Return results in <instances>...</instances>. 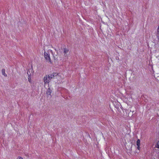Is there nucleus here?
<instances>
[{"instance_id": "1a4fd4ad", "label": "nucleus", "mask_w": 159, "mask_h": 159, "mask_svg": "<svg viewBox=\"0 0 159 159\" xmlns=\"http://www.w3.org/2000/svg\"><path fill=\"white\" fill-rule=\"evenodd\" d=\"M141 98H142L143 99H145V102L146 103L147 101H148V100L146 98V97H145V96L144 95H142L141 96Z\"/></svg>"}, {"instance_id": "f257e3e1", "label": "nucleus", "mask_w": 159, "mask_h": 159, "mask_svg": "<svg viewBox=\"0 0 159 159\" xmlns=\"http://www.w3.org/2000/svg\"><path fill=\"white\" fill-rule=\"evenodd\" d=\"M44 56L47 61L52 63L51 60L50 56V54L49 52H47L45 51L44 52Z\"/></svg>"}, {"instance_id": "6ab92c4d", "label": "nucleus", "mask_w": 159, "mask_h": 159, "mask_svg": "<svg viewBox=\"0 0 159 159\" xmlns=\"http://www.w3.org/2000/svg\"><path fill=\"white\" fill-rule=\"evenodd\" d=\"M28 71V73L29 74H30V70H29L27 71V72Z\"/></svg>"}, {"instance_id": "39448f33", "label": "nucleus", "mask_w": 159, "mask_h": 159, "mask_svg": "<svg viewBox=\"0 0 159 159\" xmlns=\"http://www.w3.org/2000/svg\"><path fill=\"white\" fill-rule=\"evenodd\" d=\"M27 73L28 75V81L30 83H31V73H30V74H29L28 73V71L27 72Z\"/></svg>"}, {"instance_id": "9b49d317", "label": "nucleus", "mask_w": 159, "mask_h": 159, "mask_svg": "<svg viewBox=\"0 0 159 159\" xmlns=\"http://www.w3.org/2000/svg\"><path fill=\"white\" fill-rule=\"evenodd\" d=\"M53 58H54V61H57V57H56L54 55H53Z\"/></svg>"}, {"instance_id": "dca6fc26", "label": "nucleus", "mask_w": 159, "mask_h": 159, "mask_svg": "<svg viewBox=\"0 0 159 159\" xmlns=\"http://www.w3.org/2000/svg\"><path fill=\"white\" fill-rule=\"evenodd\" d=\"M157 36V38L158 39V42L159 43V36L158 35V36Z\"/></svg>"}, {"instance_id": "20e7f679", "label": "nucleus", "mask_w": 159, "mask_h": 159, "mask_svg": "<svg viewBox=\"0 0 159 159\" xmlns=\"http://www.w3.org/2000/svg\"><path fill=\"white\" fill-rule=\"evenodd\" d=\"M52 92V90L50 88H48L46 92V93L47 95L48 98H50L52 97V96L51 94V93Z\"/></svg>"}, {"instance_id": "ddd939ff", "label": "nucleus", "mask_w": 159, "mask_h": 159, "mask_svg": "<svg viewBox=\"0 0 159 159\" xmlns=\"http://www.w3.org/2000/svg\"><path fill=\"white\" fill-rule=\"evenodd\" d=\"M157 36H159V30H157Z\"/></svg>"}, {"instance_id": "0eeeda50", "label": "nucleus", "mask_w": 159, "mask_h": 159, "mask_svg": "<svg viewBox=\"0 0 159 159\" xmlns=\"http://www.w3.org/2000/svg\"><path fill=\"white\" fill-rule=\"evenodd\" d=\"M69 51V49L66 48H64V52L65 54L67 53Z\"/></svg>"}, {"instance_id": "4468645a", "label": "nucleus", "mask_w": 159, "mask_h": 159, "mask_svg": "<svg viewBox=\"0 0 159 159\" xmlns=\"http://www.w3.org/2000/svg\"><path fill=\"white\" fill-rule=\"evenodd\" d=\"M17 159H23V158L21 157H18Z\"/></svg>"}, {"instance_id": "412c9836", "label": "nucleus", "mask_w": 159, "mask_h": 159, "mask_svg": "<svg viewBox=\"0 0 159 159\" xmlns=\"http://www.w3.org/2000/svg\"><path fill=\"white\" fill-rule=\"evenodd\" d=\"M54 49H55V50L56 51H57V50L56 49L54 48Z\"/></svg>"}, {"instance_id": "2eb2a0df", "label": "nucleus", "mask_w": 159, "mask_h": 159, "mask_svg": "<svg viewBox=\"0 0 159 159\" xmlns=\"http://www.w3.org/2000/svg\"><path fill=\"white\" fill-rule=\"evenodd\" d=\"M30 71L32 73H33V72H34L33 70V69H30Z\"/></svg>"}, {"instance_id": "f3484780", "label": "nucleus", "mask_w": 159, "mask_h": 159, "mask_svg": "<svg viewBox=\"0 0 159 159\" xmlns=\"http://www.w3.org/2000/svg\"><path fill=\"white\" fill-rule=\"evenodd\" d=\"M50 52L53 55V52L52 50H50Z\"/></svg>"}, {"instance_id": "f8f14e48", "label": "nucleus", "mask_w": 159, "mask_h": 159, "mask_svg": "<svg viewBox=\"0 0 159 159\" xmlns=\"http://www.w3.org/2000/svg\"><path fill=\"white\" fill-rule=\"evenodd\" d=\"M137 149L138 150H140V145H137Z\"/></svg>"}, {"instance_id": "6e6552de", "label": "nucleus", "mask_w": 159, "mask_h": 159, "mask_svg": "<svg viewBox=\"0 0 159 159\" xmlns=\"http://www.w3.org/2000/svg\"><path fill=\"white\" fill-rule=\"evenodd\" d=\"M137 145H140V139H137L136 142Z\"/></svg>"}, {"instance_id": "a211bd4d", "label": "nucleus", "mask_w": 159, "mask_h": 159, "mask_svg": "<svg viewBox=\"0 0 159 159\" xmlns=\"http://www.w3.org/2000/svg\"><path fill=\"white\" fill-rule=\"evenodd\" d=\"M50 52L53 55V52L52 50H50Z\"/></svg>"}, {"instance_id": "9d476101", "label": "nucleus", "mask_w": 159, "mask_h": 159, "mask_svg": "<svg viewBox=\"0 0 159 159\" xmlns=\"http://www.w3.org/2000/svg\"><path fill=\"white\" fill-rule=\"evenodd\" d=\"M156 147L158 148H159V141H158L157 143V146Z\"/></svg>"}, {"instance_id": "7ed1b4c3", "label": "nucleus", "mask_w": 159, "mask_h": 159, "mask_svg": "<svg viewBox=\"0 0 159 159\" xmlns=\"http://www.w3.org/2000/svg\"><path fill=\"white\" fill-rule=\"evenodd\" d=\"M48 75H46L44 77L43 80L45 84H46L49 83V82L50 81V80L48 79Z\"/></svg>"}, {"instance_id": "423d86ee", "label": "nucleus", "mask_w": 159, "mask_h": 159, "mask_svg": "<svg viewBox=\"0 0 159 159\" xmlns=\"http://www.w3.org/2000/svg\"><path fill=\"white\" fill-rule=\"evenodd\" d=\"M5 70L4 69H2V74L4 75L5 77H7V75L5 73Z\"/></svg>"}, {"instance_id": "f03ea898", "label": "nucleus", "mask_w": 159, "mask_h": 159, "mask_svg": "<svg viewBox=\"0 0 159 159\" xmlns=\"http://www.w3.org/2000/svg\"><path fill=\"white\" fill-rule=\"evenodd\" d=\"M48 79L51 81L52 79H53L55 77L57 76L58 75V74L57 73H53L51 74L48 75Z\"/></svg>"}, {"instance_id": "aec40b11", "label": "nucleus", "mask_w": 159, "mask_h": 159, "mask_svg": "<svg viewBox=\"0 0 159 159\" xmlns=\"http://www.w3.org/2000/svg\"><path fill=\"white\" fill-rule=\"evenodd\" d=\"M157 30H159V26H158V28H157Z\"/></svg>"}]
</instances>
